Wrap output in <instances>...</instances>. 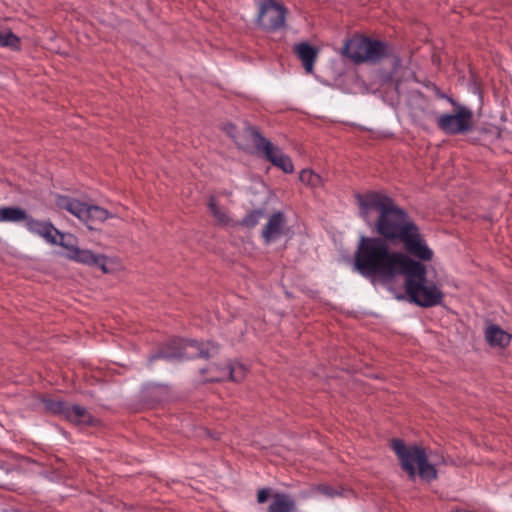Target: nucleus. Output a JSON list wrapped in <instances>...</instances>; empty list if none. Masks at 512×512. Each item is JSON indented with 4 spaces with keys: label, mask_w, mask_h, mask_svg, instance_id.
Masks as SVG:
<instances>
[{
    "label": "nucleus",
    "mask_w": 512,
    "mask_h": 512,
    "mask_svg": "<svg viewBox=\"0 0 512 512\" xmlns=\"http://www.w3.org/2000/svg\"><path fill=\"white\" fill-rule=\"evenodd\" d=\"M286 10L274 0H265L260 3L258 23L266 30H277L285 25Z\"/></svg>",
    "instance_id": "9d476101"
},
{
    "label": "nucleus",
    "mask_w": 512,
    "mask_h": 512,
    "mask_svg": "<svg viewBox=\"0 0 512 512\" xmlns=\"http://www.w3.org/2000/svg\"><path fill=\"white\" fill-rule=\"evenodd\" d=\"M24 221L25 227L30 233L41 237L47 243L60 245L67 250L66 257L72 261L87 266H96L105 274H113L122 269L118 258L95 254L89 249L79 248L72 235L61 233L50 222L34 219L28 214Z\"/></svg>",
    "instance_id": "7ed1b4c3"
},
{
    "label": "nucleus",
    "mask_w": 512,
    "mask_h": 512,
    "mask_svg": "<svg viewBox=\"0 0 512 512\" xmlns=\"http://www.w3.org/2000/svg\"><path fill=\"white\" fill-rule=\"evenodd\" d=\"M264 217V210L258 209L251 211L242 219V225L246 227H254Z\"/></svg>",
    "instance_id": "4be33fe9"
},
{
    "label": "nucleus",
    "mask_w": 512,
    "mask_h": 512,
    "mask_svg": "<svg viewBox=\"0 0 512 512\" xmlns=\"http://www.w3.org/2000/svg\"><path fill=\"white\" fill-rule=\"evenodd\" d=\"M485 339L491 347L504 348L511 341V335L497 325L491 324L485 330Z\"/></svg>",
    "instance_id": "4468645a"
},
{
    "label": "nucleus",
    "mask_w": 512,
    "mask_h": 512,
    "mask_svg": "<svg viewBox=\"0 0 512 512\" xmlns=\"http://www.w3.org/2000/svg\"><path fill=\"white\" fill-rule=\"evenodd\" d=\"M288 232L284 213L278 211L271 214L262 230V237L266 243L275 242Z\"/></svg>",
    "instance_id": "f8f14e48"
},
{
    "label": "nucleus",
    "mask_w": 512,
    "mask_h": 512,
    "mask_svg": "<svg viewBox=\"0 0 512 512\" xmlns=\"http://www.w3.org/2000/svg\"><path fill=\"white\" fill-rule=\"evenodd\" d=\"M295 503L291 497L284 494L274 495L269 506V512H293Z\"/></svg>",
    "instance_id": "f3484780"
},
{
    "label": "nucleus",
    "mask_w": 512,
    "mask_h": 512,
    "mask_svg": "<svg viewBox=\"0 0 512 512\" xmlns=\"http://www.w3.org/2000/svg\"><path fill=\"white\" fill-rule=\"evenodd\" d=\"M248 129H251L250 127H248ZM225 130L227 132V134L232 137L235 141V143L242 149H246L248 147L246 141H245V138H250L251 137L249 136V134H247V128L244 129V131L240 134L237 130H236V127L232 124H229L225 127Z\"/></svg>",
    "instance_id": "412c9836"
},
{
    "label": "nucleus",
    "mask_w": 512,
    "mask_h": 512,
    "mask_svg": "<svg viewBox=\"0 0 512 512\" xmlns=\"http://www.w3.org/2000/svg\"><path fill=\"white\" fill-rule=\"evenodd\" d=\"M25 219H27V212L20 207H0V222L18 223Z\"/></svg>",
    "instance_id": "dca6fc26"
},
{
    "label": "nucleus",
    "mask_w": 512,
    "mask_h": 512,
    "mask_svg": "<svg viewBox=\"0 0 512 512\" xmlns=\"http://www.w3.org/2000/svg\"><path fill=\"white\" fill-rule=\"evenodd\" d=\"M448 101L454 106V113H445L437 118L438 127L447 134H462L472 127L473 112L468 107L455 102L452 98Z\"/></svg>",
    "instance_id": "0eeeda50"
},
{
    "label": "nucleus",
    "mask_w": 512,
    "mask_h": 512,
    "mask_svg": "<svg viewBox=\"0 0 512 512\" xmlns=\"http://www.w3.org/2000/svg\"><path fill=\"white\" fill-rule=\"evenodd\" d=\"M299 179L304 185L311 188H318L323 184L321 176L311 169H303L300 172Z\"/></svg>",
    "instance_id": "a211bd4d"
},
{
    "label": "nucleus",
    "mask_w": 512,
    "mask_h": 512,
    "mask_svg": "<svg viewBox=\"0 0 512 512\" xmlns=\"http://www.w3.org/2000/svg\"><path fill=\"white\" fill-rule=\"evenodd\" d=\"M270 492L268 489H261L258 491L257 500L259 503H264L269 498Z\"/></svg>",
    "instance_id": "393cba45"
},
{
    "label": "nucleus",
    "mask_w": 512,
    "mask_h": 512,
    "mask_svg": "<svg viewBox=\"0 0 512 512\" xmlns=\"http://www.w3.org/2000/svg\"><path fill=\"white\" fill-rule=\"evenodd\" d=\"M246 132L251 137L256 149L261 152L274 166L278 167L285 173H292L294 171V165L290 157L278 146L261 136L254 129H247Z\"/></svg>",
    "instance_id": "1a4fd4ad"
},
{
    "label": "nucleus",
    "mask_w": 512,
    "mask_h": 512,
    "mask_svg": "<svg viewBox=\"0 0 512 512\" xmlns=\"http://www.w3.org/2000/svg\"><path fill=\"white\" fill-rule=\"evenodd\" d=\"M44 406L48 411L55 414H62L67 420L78 425H87L92 421V417L88 411L78 405L68 406L60 401L46 400Z\"/></svg>",
    "instance_id": "9b49d317"
},
{
    "label": "nucleus",
    "mask_w": 512,
    "mask_h": 512,
    "mask_svg": "<svg viewBox=\"0 0 512 512\" xmlns=\"http://www.w3.org/2000/svg\"><path fill=\"white\" fill-rule=\"evenodd\" d=\"M410 262L403 269L405 287L410 300L421 307L439 305L443 300V293L438 285L426 279V268L423 264L410 258Z\"/></svg>",
    "instance_id": "39448f33"
},
{
    "label": "nucleus",
    "mask_w": 512,
    "mask_h": 512,
    "mask_svg": "<svg viewBox=\"0 0 512 512\" xmlns=\"http://www.w3.org/2000/svg\"><path fill=\"white\" fill-rule=\"evenodd\" d=\"M361 217L370 224L373 211L378 213L376 231L385 239L399 241L406 252L421 260L430 261L433 251L406 212L397 207L391 198L383 193L368 192L356 196Z\"/></svg>",
    "instance_id": "f257e3e1"
},
{
    "label": "nucleus",
    "mask_w": 512,
    "mask_h": 512,
    "mask_svg": "<svg viewBox=\"0 0 512 512\" xmlns=\"http://www.w3.org/2000/svg\"><path fill=\"white\" fill-rule=\"evenodd\" d=\"M392 449L410 480H415L416 476L428 483L437 479L436 467L444 462L443 458L432 459L424 447L407 445L400 439L392 441Z\"/></svg>",
    "instance_id": "20e7f679"
},
{
    "label": "nucleus",
    "mask_w": 512,
    "mask_h": 512,
    "mask_svg": "<svg viewBox=\"0 0 512 512\" xmlns=\"http://www.w3.org/2000/svg\"><path fill=\"white\" fill-rule=\"evenodd\" d=\"M0 47L18 50L20 48V38L9 29L0 30Z\"/></svg>",
    "instance_id": "6ab92c4d"
},
{
    "label": "nucleus",
    "mask_w": 512,
    "mask_h": 512,
    "mask_svg": "<svg viewBox=\"0 0 512 512\" xmlns=\"http://www.w3.org/2000/svg\"><path fill=\"white\" fill-rule=\"evenodd\" d=\"M387 53V46L379 41H371L366 37H354L343 47V54L355 63L376 62Z\"/></svg>",
    "instance_id": "423d86ee"
},
{
    "label": "nucleus",
    "mask_w": 512,
    "mask_h": 512,
    "mask_svg": "<svg viewBox=\"0 0 512 512\" xmlns=\"http://www.w3.org/2000/svg\"><path fill=\"white\" fill-rule=\"evenodd\" d=\"M295 52L302 61L306 72L312 73L314 62L317 57V50L307 43H301L295 46Z\"/></svg>",
    "instance_id": "2eb2a0df"
},
{
    "label": "nucleus",
    "mask_w": 512,
    "mask_h": 512,
    "mask_svg": "<svg viewBox=\"0 0 512 512\" xmlns=\"http://www.w3.org/2000/svg\"><path fill=\"white\" fill-rule=\"evenodd\" d=\"M210 212L214 216V218L223 225H226L230 222V217L225 209L218 206L215 197H211L208 203Z\"/></svg>",
    "instance_id": "aec40b11"
},
{
    "label": "nucleus",
    "mask_w": 512,
    "mask_h": 512,
    "mask_svg": "<svg viewBox=\"0 0 512 512\" xmlns=\"http://www.w3.org/2000/svg\"><path fill=\"white\" fill-rule=\"evenodd\" d=\"M398 69H401L400 60L395 59V61H394V72H393L392 75H389L388 77H386L384 81H395V82H398L399 81L398 78H396L395 75H394V74L397 73Z\"/></svg>",
    "instance_id": "b1692460"
},
{
    "label": "nucleus",
    "mask_w": 512,
    "mask_h": 512,
    "mask_svg": "<svg viewBox=\"0 0 512 512\" xmlns=\"http://www.w3.org/2000/svg\"><path fill=\"white\" fill-rule=\"evenodd\" d=\"M236 368L226 367L221 371L219 376L211 378L212 380H224L226 378L238 381L239 377L235 375Z\"/></svg>",
    "instance_id": "5701e85b"
},
{
    "label": "nucleus",
    "mask_w": 512,
    "mask_h": 512,
    "mask_svg": "<svg viewBox=\"0 0 512 512\" xmlns=\"http://www.w3.org/2000/svg\"><path fill=\"white\" fill-rule=\"evenodd\" d=\"M410 256L392 251L384 239L361 236L354 258V269L372 281L391 283L401 276Z\"/></svg>",
    "instance_id": "f03ea898"
},
{
    "label": "nucleus",
    "mask_w": 512,
    "mask_h": 512,
    "mask_svg": "<svg viewBox=\"0 0 512 512\" xmlns=\"http://www.w3.org/2000/svg\"><path fill=\"white\" fill-rule=\"evenodd\" d=\"M490 132H491V134H493L496 138H498V137L500 136V132H499V130L497 129V127H492V128L490 129Z\"/></svg>",
    "instance_id": "a878e982"
},
{
    "label": "nucleus",
    "mask_w": 512,
    "mask_h": 512,
    "mask_svg": "<svg viewBox=\"0 0 512 512\" xmlns=\"http://www.w3.org/2000/svg\"><path fill=\"white\" fill-rule=\"evenodd\" d=\"M217 352V347L210 342L207 343H198L194 340L185 341L183 345V352L180 354H170L167 355L168 358H184V359H194V358H207L213 356Z\"/></svg>",
    "instance_id": "ddd939ff"
},
{
    "label": "nucleus",
    "mask_w": 512,
    "mask_h": 512,
    "mask_svg": "<svg viewBox=\"0 0 512 512\" xmlns=\"http://www.w3.org/2000/svg\"><path fill=\"white\" fill-rule=\"evenodd\" d=\"M56 205L59 209L68 211L86 224L103 222L111 217V214L104 208L87 205L67 196H59Z\"/></svg>",
    "instance_id": "6e6552de"
},
{
    "label": "nucleus",
    "mask_w": 512,
    "mask_h": 512,
    "mask_svg": "<svg viewBox=\"0 0 512 512\" xmlns=\"http://www.w3.org/2000/svg\"><path fill=\"white\" fill-rule=\"evenodd\" d=\"M323 492H324L325 494L332 495V493H330V491H328V489H326V488L323 490Z\"/></svg>",
    "instance_id": "bb28decb"
}]
</instances>
